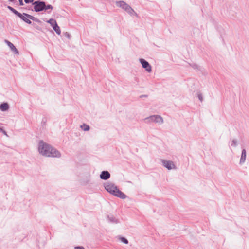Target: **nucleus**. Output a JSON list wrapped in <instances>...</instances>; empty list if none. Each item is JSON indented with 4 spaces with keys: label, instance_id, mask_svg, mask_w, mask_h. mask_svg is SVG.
I'll return each instance as SVG.
<instances>
[{
    "label": "nucleus",
    "instance_id": "nucleus-23",
    "mask_svg": "<svg viewBox=\"0 0 249 249\" xmlns=\"http://www.w3.org/2000/svg\"><path fill=\"white\" fill-rule=\"evenodd\" d=\"M18 1L19 2L20 5L22 6L24 5L23 0H18Z\"/></svg>",
    "mask_w": 249,
    "mask_h": 249
},
{
    "label": "nucleus",
    "instance_id": "nucleus-21",
    "mask_svg": "<svg viewBox=\"0 0 249 249\" xmlns=\"http://www.w3.org/2000/svg\"><path fill=\"white\" fill-rule=\"evenodd\" d=\"M26 3H33L34 0H24Z\"/></svg>",
    "mask_w": 249,
    "mask_h": 249
},
{
    "label": "nucleus",
    "instance_id": "nucleus-5",
    "mask_svg": "<svg viewBox=\"0 0 249 249\" xmlns=\"http://www.w3.org/2000/svg\"><path fill=\"white\" fill-rule=\"evenodd\" d=\"M160 161L162 165L168 170H175L177 168L176 164L172 160L161 159Z\"/></svg>",
    "mask_w": 249,
    "mask_h": 249
},
{
    "label": "nucleus",
    "instance_id": "nucleus-2",
    "mask_svg": "<svg viewBox=\"0 0 249 249\" xmlns=\"http://www.w3.org/2000/svg\"><path fill=\"white\" fill-rule=\"evenodd\" d=\"M104 186L106 190L110 194L123 199L126 198V196L119 190L114 184L107 183L105 184Z\"/></svg>",
    "mask_w": 249,
    "mask_h": 249
},
{
    "label": "nucleus",
    "instance_id": "nucleus-11",
    "mask_svg": "<svg viewBox=\"0 0 249 249\" xmlns=\"http://www.w3.org/2000/svg\"><path fill=\"white\" fill-rule=\"evenodd\" d=\"M110 177V173L107 171H102L100 175V178L104 180H107Z\"/></svg>",
    "mask_w": 249,
    "mask_h": 249
},
{
    "label": "nucleus",
    "instance_id": "nucleus-8",
    "mask_svg": "<svg viewBox=\"0 0 249 249\" xmlns=\"http://www.w3.org/2000/svg\"><path fill=\"white\" fill-rule=\"evenodd\" d=\"M18 17H19L23 21L29 24L32 23V22L30 19H33L34 18L32 16L25 13H19Z\"/></svg>",
    "mask_w": 249,
    "mask_h": 249
},
{
    "label": "nucleus",
    "instance_id": "nucleus-17",
    "mask_svg": "<svg viewBox=\"0 0 249 249\" xmlns=\"http://www.w3.org/2000/svg\"><path fill=\"white\" fill-rule=\"evenodd\" d=\"M8 8L12 12H13L15 14H16V15H17L18 16V15H19V13L17 11H16L15 9H14L13 8L10 7V6H8Z\"/></svg>",
    "mask_w": 249,
    "mask_h": 249
},
{
    "label": "nucleus",
    "instance_id": "nucleus-27",
    "mask_svg": "<svg viewBox=\"0 0 249 249\" xmlns=\"http://www.w3.org/2000/svg\"><path fill=\"white\" fill-rule=\"evenodd\" d=\"M223 31V34H225V31L224 29L222 30Z\"/></svg>",
    "mask_w": 249,
    "mask_h": 249
},
{
    "label": "nucleus",
    "instance_id": "nucleus-10",
    "mask_svg": "<svg viewBox=\"0 0 249 249\" xmlns=\"http://www.w3.org/2000/svg\"><path fill=\"white\" fill-rule=\"evenodd\" d=\"M5 42L6 43L7 46L9 47L11 51L16 55H19V52L17 49L15 47L14 44L8 40H5Z\"/></svg>",
    "mask_w": 249,
    "mask_h": 249
},
{
    "label": "nucleus",
    "instance_id": "nucleus-19",
    "mask_svg": "<svg viewBox=\"0 0 249 249\" xmlns=\"http://www.w3.org/2000/svg\"><path fill=\"white\" fill-rule=\"evenodd\" d=\"M197 96L198 98L199 99V100L201 102L203 101V95H202V94H201V93H199V92L197 93Z\"/></svg>",
    "mask_w": 249,
    "mask_h": 249
},
{
    "label": "nucleus",
    "instance_id": "nucleus-13",
    "mask_svg": "<svg viewBox=\"0 0 249 249\" xmlns=\"http://www.w3.org/2000/svg\"><path fill=\"white\" fill-rule=\"evenodd\" d=\"M9 108V106L8 103H3L0 105V110L2 111H6Z\"/></svg>",
    "mask_w": 249,
    "mask_h": 249
},
{
    "label": "nucleus",
    "instance_id": "nucleus-28",
    "mask_svg": "<svg viewBox=\"0 0 249 249\" xmlns=\"http://www.w3.org/2000/svg\"><path fill=\"white\" fill-rule=\"evenodd\" d=\"M11 1H13L14 0H9Z\"/></svg>",
    "mask_w": 249,
    "mask_h": 249
},
{
    "label": "nucleus",
    "instance_id": "nucleus-18",
    "mask_svg": "<svg viewBox=\"0 0 249 249\" xmlns=\"http://www.w3.org/2000/svg\"><path fill=\"white\" fill-rule=\"evenodd\" d=\"M119 240L121 242H122L125 244H127L128 243V240L124 237H120Z\"/></svg>",
    "mask_w": 249,
    "mask_h": 249
},
{
    "label": "nucleus",
    "instance_id": "nucleus-20",
    "mask_svg": "<svg viewBox=\"0 0 249 249\" xmlns=\"http://www.w3.org/2000/svg\"><path fill=\"white\" fill-rule=\"evenodd\" d=\"M53 9V7L52 5H48L47 6L45 5V8L44 9V10H47V9Z\"/></svg>",
    "mask_w": 249,
    "mask_h": 249
},
{
    "label": "nucleus",
    "instance_id": "nucleus-1",
    "mask_svg": "<svg viewBox=\"0 0 249 249\" xmlns=\"http://www.w3.org/2000/svg\"><path fill=\"white\" fill-rule=\"evenodd\" d=\"M37 149L38 154L44 157L59 158L61 156L60 151L42 140L38 142Z\"/></svg>",
    "mask_w": 249,
    "mask_h": 249
},
{
    "label": "nucleus",
    "instance_id": "nucleus-4",
    "mask_svg": "<svg viewBox=\"0 0 249 249\" xmlns=\"http://www.w3.org/2000/svg\"><path fill=\"white\" fill-rule=\"evenodd\" d=\"M144 121L147 124L154 123L158 125H161L164 123L163 117L160 115H150L145 118Z\"/></svg>",
    "mask_w": 249,
    "mask_h": 249
},
{
    "label": "nucleus",
    "instance_id": "nucleus-6",
    "mask_svg": "<svg viewBox=\"0 0 249 249\" xmlns=\"http://www.w3.org/2000/svg\"><path fill=\"white\" fill-rule=\"evenodd\" d=\"M139 61L142 65V68L148 73H151L152 72V67L150 64L143 58H140Z\"/></svg>",
    "mask_w": 249,
    "mask_h": 249
},
{
    "label": "nucleus",
    "instance_id": "nucleus-7",
    "mask_svg": "<svg viewBox=\"0 0 249 249\" xmlns=\"http://www.w3.org/2000/svg\"><path fill=\"white\" fill-rule=\"evenodd\" d=\"M48 23H49L53 29L55 31V32L58 35H60L61 34V30L58 26V25L57 24V22L55 20H54L53 18H51L49 20L47 21Z\"/></svg>",
    "mask_w": 249,
    "mask_h": 249
},
{
    "label": "nucleus",
    "instance_id": "nucleus-24",
    "mask_svg": "<svg viewBox=\"0 0 249 249\" xmlns=\"http://www.w3.org/2000/svg\"><path fill=\"white\" fill-rule=\"evenodd\" d=\"M1 132H2V133H3L4 135H5V136H8V135H7V133H6V132L5 130H3L2 129V131H1Z\"/></svg>",
    "mask_w": 249,
    "mask_h": 249
},
{
    "label": "nucleus",
    "instance_id": "nucleus-3",
    "mask_svg": "<svg viewBox=\"0 0 249 249\" xmlns=\"http://www.w3.org/2000/svg\"><path fill=\"white\" fill-rule=\"evenodd\" d=\"M115 4L117 7L121 8L131 16L138 17V14L133 9L124 1H116Z\"/></svg>",
    "mask_w": 249,
    "mask_h": 249
},
{
    "label": "nucleus",
    "instance_id": "nucleus-14",
    "mask_svg": "<svg viewBox=\"0 0 249 249\" xmlns=\"http://www.w3.org/2000/svg\"><path fill=\"white\" fill-rule=\"evenodd\" d=\"M108 219L110 222H111L112 223H119V220L117 219L115 217L113 216H108Z\"/></svg>",
    "mask_w": 249,
    "mask_h": 249
},
{
    "label": "nucleus",
    "instance_id": "nucleus-16",
    "mask_svg": "<svg viewBox=\"0 0 249 249\" xmlns=\"http://www.w3.org/2000/svg\"><path fill=\"white\" fill-rule=\"evenodd\" d=\"M231 146L236 147L238 145V141L236 139H233L231 142Z\"/></svg>",
    "mask_w": 249,
    "mask_h": 249
},
{
    "label": "nucleus",
    "instance_id": "nucleus-9",
    "mask_svg": "<svg viewBox=\"0 0 249 249\" xmlns=\"http://www.w3.org/2000/svg\"><path fill=\"white\" fill-rule=\"evenodd\" d=\"M34 5V9L36 12L42 11L45 7V3L44 2L35 1L33 3Z\"/></svg>",
    "mask_w": 249,
    "mask_h": 249
},
{
    "label": "nucleus",
    "instance_id": "nucleus-26",
    "mask_svg": "<svg viewBox=\"0 0 249 249\" xmlns=\"http://www.w3.org/2000/svg\"><path fill=\"white\" fill-rule=\"evenodd\" d=\"M2 130V128L0 127V132H1V131Z\"/></svg>",
    "mask_w": 249,
    "mask_h": 249
},
{
    "label": "nucleus",
    "instance_id": "nucleus-15",
    "mask_svg": "<svg viewBox=\"0 0 249 249\" xmlns=\"http://www.w3.org/2000/svg\"><path fill=\"white\" fill-rule=\"evenodd\" d=\"M80 128L84 131H88L90 129L89 126L85 124H83L81 125Z\"/></svg>",
    "mask_w": 249,
    "mask_h": 249
},
{
    "label": "nucleus",
    "instance_id": "nucleus-25",
    "mask_svg": "<svg viewBox=\"0 0 249 249\" xmlns=\"http://www.w3.org/2000/svg\"><path fill=\"white\" fill-rule=\"evenodd\" d=\"M75 249H84V248L82 247H76Z\"/></svg>",
    "mask_w": 249,
    "mask_h": 249
},
{
    "label": "nucleus",
    "instance_id": "nucleus-22",
    "mask_svg": "<svg viewBox=\"0 0 249 249\" xmlns=\"http://www.w3.org/2000/svg\"><path fill=\"white\" fill-rule=\"evenodd\" d=\"M220 36H221V38H222V40L223 43L224 44H225V41H224V37L223 36V33L222 32H220Z\"/></svg>",
    "mask_w": 249,
    "mask_h": 249
},
{
    "label": "nucleus",
    "instance_id": "nucleus-12",
    "mask_svg": "<svg viewBox=\"0 0 249 249\" xmlns=\"http://www.w3.org/2000/svg\"><path fill=\"white\" fill-rule=\"evenodd\" d=\"M246 158V150L243 148L242 150L241 156L240 160V163L242 164L245 162Z\"/></svg>",
    "mask_w": 249,
    "mask_h": 249
}]
</instances>
